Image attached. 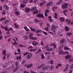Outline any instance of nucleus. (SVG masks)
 I'll list each match as a JSON object with an SVG mask.
<instances>
[{
	"instance_id": "nucleus-1",
	"label": "nucleus",
	"mask_w": 73,
	"mask_h": 73,
	"mask_svg": "<svg viewBox=\"0 0 73 73\" xmlns=\"http://www.w3.org/2000/svg\"><path fill=\"white\" fill-rule=\"evenodd\" d=\"M33 34L31 33L30 34L29 38L30 39H32L33 40H35L37 39V37H33Z\"/></svg>"
},
{
	"instance_id": "nucleus-56",
	"label": "nucleus",
	"mask_w": 73,
	"mask_h": 73,
	"mask_svg": "<svg viewBox=\"0 0 73 73\" xmlns=\"http://www.w3.org/2000/svg\"><path fill=\"white\" fill-rule=\"evenodd\" d=\"M3 36L2 35H0V40H2Z\"/></svg>"
},
{
	"instance_id": "nucleus-38",
	"label": "nucleus",
	"mask_w": 73,
	"mask_h": 73,
	"mask_svg": "<svg viewBox=\"0 0 73 73\" xmlns=\"http://www.w3.org/2000/svg\"><path fill=\"white\" fill-rule=\"evenodd\" d=\"M62 2V0H60L59 2L57 3V5H59V4H60Z\"/></svg>"
},
{
	"instance_id": "nucleus-53",
	"label": "nucleus",
	"mask_w": 73,
	"mask_h": 73,
	"mask_svg": "<svg viewBox=\"0 0 73 73\" xmlns=\"http://www.w3.org/2000/svg\"><path fill=\"white\" fill-rule=\"evenodd\" d=\"M10 54H7V55H6L7 56V58H9V57L10 56Z\"/></svg>"
},
{
	"instance_id": "nucleus-31",
	"label": "nucleus",
	"mask_w": 73,
	"mask_h": 73,
	"mask_svg": "<svg viewBox=\"0 0 73 73\" xmlns=\"http://www.w3.org/2000/svg\"><path fill=\"white\" fill-rule=\"evenodd\" d=\"M71 35H72V33H67L66 36H71Z\"/></svg>"
},
{
	"instance_id": "nucleus-43",
	"label": "nucleus",
	"mask_w": 73,
	"mask_h": 73,
	"mask_svg": "<svg viewBox=\"0 0 73 73\" xmlns=\"http://www.w3.org/2000/svg\"><path fill=\"white\" fill-rule=\"evenodd\" d=\"M47 51H52V50H53V48H48L47 49Z\"/></svg>"
},
{
	"instance_id": "nucleus-62",
	"label": "nucleus",
	"mask_w": 73,
	"mask_h": 73,
	"mask_svg": "<svg viewBox=\"0 0 73 73\" xmlns=\"http://www.w3.org/2000/svg\"><path fill=\"white\" fill-rule=\"evenodd\" d=\"M52 8L54 10H55V9H57V7H52Z\"/></svg>"
},
{
	"instance_id": "nucleus-44",
	"label": "nucleus",
	"mask_w": 73,
	"mask_h": 73,
	"mask_svg": "<svg viewBox=\"0 0 73 73\" xmlns=\"http://www.w3.org/2000/svg\"><path fill=\"white\" fill-rule=\"evenodd\" d=\"M36 50H37V49L35 48L34 49H30L29 50V51L30 52H32V51H35Z\"/></svg>"
},
{
	"instance_id": "nucleus-9",
	"label": "nucleus",
	"mask_w": 73,
	"mask_h": 73,
	"mask_svg": "<svg viewBox=\"0 0 73 73\" xmlns=\"http://www.w3.org/2000/svg\"><path fill=\"white\" fill-rule=\"evenodd\" d=\"M66 68L64 69V71L65 72V71H66L68 69V68L70 67V66L68 64H66Z\"/></svg>"
},
{
	"instance_id": "nucleus-64",
	"label": "nucleus",
	"mask_w": 73,
	"mask_h": 73,
	"mask_svg": "<svg viewBox=\"0 0 73 73\" xmlns=\"http://www.w3.org/2000/svg\"><path fill=\"white\" fill-rule=\"evenodd\" d=\"M17 50L18 52H20L21 50L20 49L18 48Z\"/></svg>"
},
{
	"instance_id": "nucleus-23",
	"label": "nucleus",
	"mask_w": 73,
	"mask_h": 73,
	"mask_svg": "<svg viewBox=\"0 0 73 73\" xmlns=\"http://www.w3.org/2000/svg\"><path fill=\"white\" fill-rule=\"evenodd\" d=\"M23 37H25V40H27L28 38L29 37V35H27L26 36H24Z\"/></svg>"
},
{
	"instance_id": "nucleus-59",
	"label": "nucleus",
	"mask_w": 73,
	"mask_h": 73,
	"mask_svg": "<svg viewBox=\"0 0 73 73\" xmlns=\"http://www.w3.org/2000/svg\"><path fill=\"white\" fill-rule=\"evenodd\" d=\"M58 67H61L62 66V64H58Z\"/></svg>"
},
{
	"instance_id": "nucleus-57",
	"label": "nucleus",
	"mask_w": 73,
	"mask_h": 73,
	"mask_svg": "<svg viewBox=\"0 0 73 73\" xmlns=\"http://www.w3.org/2000/svg\"><path fill=\"white\" fill-rule=\"evenodd\" d=\"M28 52H26L24 54V56H26L27 54L29 53Z\"/></svg>"
},
{
	"instance_id": "nucleus-3",
	"label": "nucleus",
	"mask_w": 73,
	"mask_h": 73,
	"mask_svg": "<svg viewBox=\"0 0 73 73\" xmlns=\"http://www.w3.org/2000/svg\"><path fill=\"white\" fill-rule=\"evenodd\" d=\"M33 55V54L32 53H29V54H28L27 57H26V58L28 60L29 59H30L32 57V56Z\"/></svg>"
},
{
	"instance_id": "nucleus-52",
	"label": "nucleus",
	"mask_w": 73,
	"mask_h": 73,
	"mask_svg": "<svg viewBox=\"0 0 73 73\" xmlns=\"http://www.w3.org/2000/svg\"><path fill=\"white\" fill-rule=\"evenodd\" d=\"M39 52H41V49H39V50L36 53V54H37V53H39Z\"/></svg>"
},
{
	"instance_id": "nucleus-11",
	"label": "nucleus",
	"mask_w": 73,
	"mask_h": 73,
	"mask_svg": "<svg viewBox=\"0 0 73 73\" xmlns=\"http://www.w3.org/2000/svg\"><path fill=\"white\" fill-rule=\"evenodd\" d=\"M32 44L33 46H36L38 44V42L35 41H33L32 42Z\"/></svg>"
},
{
	"instance_id": "nucleus-45",
	"label": "nucleus",
	"mask_w": 73,
	"mask_h": 73,
	"mask_svg": "<svg viewBox=\"0 0 73 73\" xmlns=\"http://www.w3.org/2000/svg\"><path fill=\"white\" fill-rule=\"evenodd\" d=\"M38 10H36L34 12H33V13L35 14H37L38 13Z\"/></svg>"
},
{
	"instance_id": "nucleus-58",
	"label": "nucleus",
	"mask_w": 73,
	"mask_h": 73,
	"mask_svg": "<svg viewBox=\"0 0 73 73\" xmlns=\"http://www.w3.org/2000/svg\"><path fill=\"white\" fill-rule=\"evenodd\" d=\"M50 54V52H46L45 53V55H46L47 54Z\"/></svg>"
},
{
	"instance_id": "nucleus-60",
	"label": "nucleus",
	"mask_w": 73,
	"mask_h": 73,
	"mask_svg": "<svg viewBox=\"0 0 73 73\" xmlns=\"http://www.w3.org/2000/svg\"><path fill=\"white\" fill-rule=\"evenodd\" d=\"M45 12L46 13H49V11L48 9H47L46 10Z\"/></svg>"
},
{
	"instance_id": "nucleus-55",
	"label": "nucleus",
	"mask_w": 73,
	"mask_h": 73,
	"mask_svg": "<svg viewBox=\"0 0 73 73\" xmlns=\"http://www.w3.org/2000/svg\"><path fill=\"white\" fill-rule=\"evenodd\" d=\"M2 14L3 15H5V14H6V11H4L2 13Z\"/></svg>"
},
{
	"instance_id": "nucleus-61",
	"label": "nucleus",
	"mask_w": 73,
	"mask_h": 73,
	"mask_svg": "<svg viewBox=\"0 0 73 73\" xmlns=\"http://www.w3.org/2000/svg\"><path fill=\"white\" fill-rule=\"evenodd\" d=\"M8 31H13V28H10V29L8 30Z\"/></svg>"
},
{
	"instance_id": "nucleus-5",
	"label": "nucleus",
	"mask_w": 73,
	"mask_h": 73,
	"mask_svg": "<svg viewBox=\"0 0 73 73\" xmlns=\"http://www.w3.org/2000/svg\"><path fill=\"white\" fill-rule=\"evenodd\" d=\"M36 17H42V18H43V19H44V15H43V14H38L36 15Z\"/></svg>"
},
{
	"instance_id": "nucleus-12",
	"label": "nucleus",
	"mask_w": 73,
	"mask_h": 73,
	"mask_svg": "<svg viewBox=\"0 0 73 73\" xmlns=\"http://www.w3.org/2000/svg\"><path fill=\"white\" fill-rule=\"evenodd\" d=\"M72 57V56L70 55H68L66 56L65 57V58L66 60H68L69 59Z\"/></svg>"
},
{
	"instance_id": "nucleus-14",
	"label": "nucleus",
	"mask_w": 73,
	"mask_h": 73,
	"mask_svg": "<svg viewBox=\"0 0 73 73\" xmlns=\"http://www.w3.org/2000/svg\"><path fill=\"white\" fill-rule=\"evenodd\" d=\"M33 64H30L27 66V68H29L30 67H32V66H33Z\"/></svg>"
},
{
	"instance_id": "nucleus-6",
	"label": "nucleus",
	"mask_w": 73,
	"mask_h": 73,
	"mask_svg": "<svg viewBox=\"0 0 73 73\" xmlns=\"http://www.w3.org/2000/svg\"><path fill=\"white\" fill-rule=\"evenodd\" d=\"M25 12L26 13H28V12H29L30 11H31V9L30 8L27 7L25 9Z\"/></svg>"
},
{
	"instance_id": "nucleus-7",
	"label": "nucleus",
	"mask_w": 73,
	"mask_h": 73,
	"mask_svg": "<svg viewBox=\"0 0 73 73\" xmlns=\"http://www.w3.org/2000/svg\"><path fill=\"white\" fill-rule=\"evenodd\" d=\"M69 5V4L67 3H65L62 6V8L63 9H65V8H67L68 7L67 5Z\"/></svg>"
},
{
	"instance_id": "nucleus-2",
	"label": "nucleus",
	"mask_w": 73,
	"mask_h": 73,
	"mask_svg": "<svg viewBox=\"0 0 73 73\" xmlns=\"http://www.w3.org/2000/svg\"><path fill=\"white\" fill-rule=\"evenodd\" d=\"M33 55V54L32 53H29V54H28L27 57H26V58L28 60L29 59H30L32 57V56Z\"/></svg>"
},
{
	"instance_id": "nucleus-63",
	"label": "nucleus",
	"mask_w": 73,
	"mask_h": 73,
	"mask_svg": "<svg viewBox=\"0 0 73 73\" xmlns=\"http://www.w3.org/2000/svg\"><path fill=\"white\" fill-rule=\"evenodd\" d=\"M25 31H26L27 32H28L30 31V30L27 28V29H26Z\"/></svg>"
},
{
	"instance_id": "nucleus-27",
	"label": "nucleus",
	"mask_w": 73,
	"mask_h": 73,
	"mask_svg": "<svg viewBox=\"0 0 73 73\" xmlns=\"http://www.w3.org/2000/svg\"><path fill=\"white\" fill-rule=\"evenodd\" d=\"M41 32H42V31L41 30H37L36 32V33H41Z\"/></svg>"
},
{
	"instance_id": "nucleus-54",
	"label": "nucleus",
	"mask_w": 73,
	"mask_h": 73,
	"mask_svg": "<svg viewBox=\"0 0 73 73\" xmlns=\"http://www.w3.org/2000/svg\"><path fill=\"white\" fill-rule=\"evenodd\" d=\"M4 30H5V31H8V27H4Z\"/></svg>"
},
{
	"instance_id": "nucleus-10",
	"label": "nucleus",
	"mask_w": 73,
	"mask_h": 73,
	"mask_svg": "<svg viewBox=\"0 0 73 73\" xmlns=\"http://www.w3.org/2000/svg\"><path fill=\"white\" fill-rule=\"evenodd\" d=\"M50 46H53L54 48V49L55 48H56V44L54 43H53L50 44Z\"/></svg>"
},
{
	"instance_id": "nucleus-8",
	"label": "nucleus",
	"mask_w": 73,
	"mask_h": 73,
	"mask_svg": "<svg viewBox=\"0 0 73 73\" xmlns=\"http://www.w3.org/2000/svg\"><path fill=\"white\" fill-rule=\"evenodd\" d=\"M49 68V66L44 67L42 68V70H43V71H45V70H46L48 69Z\"/></svg>"
},
{
	"instance_id": "nucleus-4",
	"label": "nucleus",
	"mask_w": 73,
	"mask_h": 73,
	"mask_svg": "<svg viewBox=\"0 0 73 73\" xmlns=\"http://www.w3.org/2000/svg\"><path fill=\"white\" fill-rule=\"evenodd\" d=\"M59 27L56 26L54 25H53L51 27V30H53V31H54L56 30L57 28H59Z\"/></svg>"
},
{
	"instance_id": "nucleus-37",
	"label": "nucleus",
	"mask_w": 73,
	"mask_h": 73,
	"mask_svg": "<svg viewBox=\"0 0 73 73\" xmlns=\"http://www.w3.org/2000/svg\"><path fill=\"white\" fill-rule=\"evenodd\" d=\"M49 48V46L48 45H46L44 47L42 48V49H46V48Z\"/></svg>"
},
{
	"instance_id": "nucleus-35",
	"label": "nucleus",
	"mask_w": 73,
	"mask_h": 73,
	"mask_svg": "<svg viewBox=\"0 0 73 73\" xmlns=\"http://www.w3.org/2000/svg\"><path fill=\"white\" fill-rule=\"evenodd\" d=\"M20 6L21 7V8H24V7L25 6V5L21 4Z\"/></svg>"
},
{
	"instance_id": "nucleus-26",
	"label": "nucleus",
	"mask_w": 73,
	"mask_h": 73,
	"mask_svg": "<svg viewBox=\"0 0 73 73\" xmlns=\"http://www.w3.org/2000/svg\"><path fill=\"white\" fill-rule=\"evenodd\" d=\"M46 2V1H44V2L43 3H41L40 4V6H44V5L45 4V3Z\"/></svg>"
},
{
	"instance_id": "nucleus-48",
	"label": "nucleus",
	"mask_w": 73,
	"mask_h": 73,
	"mask_svg": "<svg viewBox=\"0 0 73 73\" xmlns=\"http://www.w3.org/2000/svg\"><path fill=\"white\" fill-rule=\"evenodd\" d=\"M64 49L65 50H69V48L67 47H64Z\"/></svg>"
},
{
	"instance_id": "nucleus-41",
	"label": "nucleus",
	"mask_w": 73,
	"mask_h": 73,
	"mask_svg": "<svg viewBox=\"0 0 73 73\" xmlns=\"http://www.w3.org/2000/svg\"><path fill=\"white\" fill-rule=\"evenodd\" d=\"M55 19L57 18V13H55V15L54 16Z\"/></svg>"
},
{
	"instance_id": "nucleus-34",
	"label": "nucleus",
	"mask_w": 73,
	"mask_h": 73,
	"mask_svg": "<svg viewBox=\"0 0 73 73\" xmlns=\"http://www.w3.org/2000/svg\"><path fill=\"white\" fill-rule=\"evenodd\" d=\"M73 62V58L70 59L69 61V62L71 63V62Z\"/></svg>"
},
{
	"instance_id": "nucleus-33",
	"label": "nucleus",
	"mask_w": 73,
	"mask_h": 73,
	"mask_svg": "<svg viewBox=\"0 0 73 73\" xmlns=\"http://www.w3.org/2000/svg\"><path fill=\"white\" fill-rule=\"evenodd\" d=\"M13 40L15 41V43H12L13 44V45H17V42H16V40H15V39H13Z\"/></svg>"
},
{
	"instance_id": "nucleus-51",
	"label": "nucleus",
	"mask_w": 73,
	"mask_h": 73,
	"mask_svg": "<svg viewBox=\"0 0 73 73\" xmlns=\"http://www.w3.org/2000/svg\"><path fill=\"white\" fill-rule=\"evenodd\" d=\"M43 33L45 35H48V33L45 32H44V31H43Z\"/></svg>"
},
{
	"instance_id": "nucleus-50",
	"label": "nucleus",
	"mask_w": 73,
	"mask_h": 73,
	"mask_svg": "<svg viewBox=\"0 0 73 73\" xmlns=\"http://www.w3.org/2000/svg\"><path fill=\"white\" fill-rule=\"evenodd\" d=\"M34 21L35 23H37L39 21L38 20V19H35L34 20Z\"/></svg>"
},
{
	"instance_id": "nucleus-42",
	"label": "nucleus",
	"mask_w": 73,
	"mask_h": 73,
	"mask_svg": "<svg viewBox=\"0 0 73 73\" xmlns=\"http://www.w3.org/2000/svg\"><path fill=\"white\" fill-rule=\"evenodd\" d=\"M41 56L42 59H44V58H45V56H44V54H41Z\"/></svg>"
},
{
	"instance_id": "nucleus-17",
	"label": "nucleus",
	"mask_w": 73,
	"mask_h": 73,
	"mask_svg": "<svg viewBox=\"0 0 73 73\" xmlns=\"http://www.w3.org/2000/svg\"><path fill=\"white\" fill-rule=\"evenodd\" d=\"M53 4V2H50L49 3H48L46 5L47 7H48V6H50V5H52Z\"/></svg>"
},
{
	"instance_id": "nucleus-47",
	"label": "nucleus",
	"mask_w": 73,
	"mask_h": 73,
	"mask_svg": "<svg viewBox=\"0 0 73 73\" xmlns=\"http://www.w3.org/2000/svg\"><path fill=\"white\" fill-rule=\"evenodd\" d=\"M50 64H51V65H52V64H53L54 63V62L53 61V60H52L51 61H50Z\"/></svg>"
},
{
	"instance_id": "nucleus-49",
	"label": "nucleus",
	"mask_w": 73,
	"mask_h": 73,
	"mask_svg": "<svg viewBox=\"0 0 73 73\" xmlns=\"http://www.w3.org/2000/svg\"><path fill=\"white\" fill-rule=\"evenodd\" d=\"M5 20V18H2L1 19H0V21H1L2 20Z\"/></svg>"
},
{
	"instance_id": "nucleus-40",
	"label": "nucleus",
	"mask_w": 73,
	"mask_h": 73,
	"mask_svg": "<svg viewBox=\"0 0 73 73\" xmlns=\"http://www.w3.org/2000/svg\"><path fill=\"white\" fill-rule=\"evenodd\" d=\"M4 8H6L5 9L7 10L9 9V7L8 6H7V5H5L4 6Z\"/></svg>"
},
{
	"instance_id": "nucleus-28",
	"label": "nucleus",
	"mask_w": 73,
	"mask_h": 73,
	"mask_svg": "<svg viewBox=\"0 0 73 73\" xmlns=\"http://www.w3.org/2000/svg\"><path fill=\"white\" fill-rule=\"evenodd\" d=\"M66 22L68 23V24H69L70 22V19H67L66 20Z\"/></svg>"
},
{
	"instance_id": "nucleus-20",
	"label": "nucleus",
	"mask_w": 73,
	"mask_h": 73,
	"mask_svg": "<svg viewBox=\"0 0 73 73\" xmlns=\"http://www.w3.org/2000/svg\"><path fill=\"white\" fill-rule=\"evenodd\" d=\"M65 30L66 31H69V28L67 26H66L65 28Z\"/></svg>"
},
{
	"instance_id": "nucleus-39",
	"label": "nucleus",
	"mask_w": 73,
	"mask_h": 73,
	"mask_svg": "<svg viewBox=\"0 0 73 73\" xmlns=\"http://www.w3.org/2000/svg\"><path fill=\"white\" fill-rule=\"evenodd\" d=\"M15 15H16V16H19L20 13L18 11H16L15 13Z\"/></svg>"
},
{
	"instance_id": "nucleus-24",
	"label": "nucleus",
	"mask_w": 73,
	"mask_h": 73,
	"mask_svg": "<svg viewBox=\"0 0 73 73\" xmlns=\"http://www.w3.org/2000/svg\"><path fill=\"white\" fill-rule=\"evenodd\" d=\"M64 20H65V19H64V18L63 17H60V20L61 21V22L64 21Z\"/></svg>"
},
{
	"instance_id": "nucleus-22",
	"label": "nucleus",
	"mask_w": 73,
	"mask_h": 73,
	"mask_svg": "<svg viewBox=\"0 0 73 73\" xmlns=\"http://www.w3.org/2000/svg\"><path fill=\"white\" fill-rule=\"evenodd\" d=\"M30 29L32 31H33V32H36V29H33L32 27H30Z\"/></svg>"
},
{
	"instance_id": "nucleus-16",
	"label": "nucleus",
	"mask_w": 73,
	"mask_h": 73,
	"mask_svg": "<svg viewBox=\"0 0 73 73\" xmlns=\"http://www.w3.org/2000/svg\"><path fill=\"white\" fill-rule=\"evenodd\" d=\"M63 13L64 14L65 16H66V15H67V13H68V10H66L64 11Z\"/></svg>"
},
{
	"instance_id": "nucleus-21",
	"label": "nucleus",
	"mask_w": 73,
	"mask_h": 73,
	"mask_svg": "<svg viewBox=\"0 0 73 73\" xmlns=\"http://www.w3.org/2000/svg\"><path fill=\"white\" fill-rule=\"evenodd\" d=\"M37 9V7H32L31 9L32 11H34Z\"/></svg>"
},
{
	"instance_id": "nucleus-30",
	"label": "nucleus",
	"mask_w": 73,
	"mask_h": 73,
	"mask_svg": "<svg viewBox=\"0 0 73 73\" xmlns=\"http://www.w3.org/2000/svg\"><path fill=\"white\" fill-rule=\"evenodd\" d=\"M3 55H5L6 54V50H4L2 52Z\"/></svg>"
},
{
	"instance_id": "nucleus-29",
	"label": "nucleus",
	"mask_w": 73,
	"mask_h": 73,
	"mask_svg": "<svg viewBox=\"0 0 73 73\" xmlns=\"http://www.w3.org/2000/svg\"><path fill=\"white\" fill-rule=\"evenodd\" d=\"M44 65L45 64H42L41 65L38 66V69H40V68H41L42 67H43V66H44Z\"/></svg>"
},
{
	"instance_id": "nucleus-19",
	"label": "nucleus",
	"mask_w": 73,
	"mask_h": 73,
	"mask_svg": "<svg viewBox=\"0 0 73 73\" xmlns=\"http://www.w3.org/2000/svg\"><path fill=\"white\" fill-rule=\"evenodd\" d=\"M47 27H46L45 28V29L46 31H47L48 32L49 31V29H48V28H49V24H47Z\"/></svg>"
},
{
	"instance_id": "nucleus-32",
	"label": "nucleus",
	"mask_w": 73,
	"mask_h": 73,
	"mask_svg": "<svg viewBox=\"0 0 73 73\" xmlns=\"http://www.w3.org/2000/svg\"><path fill=\"white\" fill-rule=\"evenodd\" d=\"M21 55H20V56H17L16 57V58L17 60H20L21 59Z\"/></svg>"
},
{
	"instance_id": "nucleus-25",
	"label": "nucleus",
	"mask_w": 73,
	"mask_h": 73,
	"mask_svg": "<svg viewBox=\"0 0 73 73\" xmlns=\"http://www.w3.org/2000/svg\"><path fill=\"white\" fill-rule=\"evenodd\" d=\"M14 25L15 26V28H19V26L18 25H16L15 23L14 24Z\"/></svg>"
},
{
	"instance_id": "nucleus-13",
	"label": "nucleus",
	"mask_w": 73,
	"mask_h": 73,
	"mask_svg": "<svg viewBox=\"0 0 73 73\" xmlns=\"http://www.w3.org/2000/svg\"><path fill=\"white\" fill-rule=\"evenodd\" d=\"M66 41V40H65V39H62L60 40V43L61 44H62L64 43V42H65Z\"/></svg>"
},
{
	"instance_id": "nucleus-18",
	"label": "nucleus",
	"mask_w": 73,
	"mask_h": 73,
	"mask_svg": "<svg viewBox=\"0 0 73 73\" xmlns=\"http://www.w3.org/2000/svg\"><path fill=\"white\" fill-rule=\"evenodd\" d=\"M9 22V20H6L3 22V24H7V23H8Z\"/></svg>"
},
{
	"instance_id": "nucleus-15",
	"label": "nucleus",
	"mask_w": 73,
	"mask_h": 73,
	"mask_svg": "<svg viewBox=\"0 0 73 73\" xmlns=\"http://www.w3.org/2000/svg\"><path fill=\"white\" fill-rule=\"evenodd\" d=\"M54 68H55V66H54V65H52L50 66V70H52L54 69Z\"/></svg>"
},
{
	"instance_id": "nucleus-46",
	"label": "nucleus",
	"mask_w": 73,
	"mask_h": 73,
	"mask_svg": "<svg viewBox=\"0 0 73 73\" xmlns=\"http://www.w3.org/2000/svg\"><path fill=\"white\" fill-rule=\"evenodd\" d=\"M28 1V0H23V3H27Z\"/></svg>"
},
{
	"instance_id": "nucleus-36",
	"label": "nucleus",
	"mask_w": 73,
	"mask_h": 73,
	"mask_svg": "<svg viewBox=\"0 0 73 73\" xmlns=\"http://www.w3.org/2000/svg\"><path fill=\"white\" fill-rule=\"evenodd\" d=\"M63 53V51L60 50V51L59 52V54H62Z\"/></svg>"
}]
</instances>
